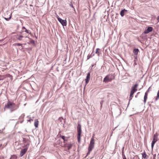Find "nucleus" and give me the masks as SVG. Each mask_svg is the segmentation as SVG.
<instances>
[{
	"label": "nucleus",
	"mask_w": 159,
	"mask_h": 159,
	"mask_svg": "<svg viewBox=\"0 0 159 159\" xmlns=\"http://www.w3.org/2000/svg\"><path fill=\"white\" fill-rule=\"evenodd\" d=\"M89 154L87 155L86 156V157H87V155H88Z\"/></svg>",
	"instance_id": "58836bf2"
},
{
	"label": "nucleus",
	"mask_w": 159,
	"mask_h": 159,
	"mask_svg": "<svg viewBox=\"0 0 159 159\" xmlns=\"http://www.w3.org/2000/svg\"><path fill=\"white\" fill-rule=\"evenodd\" d=\"M16 159L17 158V157L16 156H15V155H13V156H12L11 157V159Z\"/></svg>",
	"instance_id": "412c9836"
},
{
	"label": "nucleus",
	"mask_w": 159,
	"mask_h": 159,
	"mask_svg": "<svg viewBox=\"0 0 159 159\" xmlns=\"http://www.w3.org/2000/svg\"><path fill=\"white\" fill-rule=\"evenodd\" d=\"M22 29H26V28H25V27H22Z\"/></svg>",
	"instance_id": "c9c22d12"
},
{
	"label": "nucleus",
	"mask_w": 159,
	"mask_h": 159,
	"mask_svg": "<svg viewBox=\"0 0 159 159\" xmlns=\"http://www.w3.org/2000/svg\"><path fill=\"white\" fill-rule=\"evenodd\" d=\"M113 79L112 75H107L104 79L103 81L105 83H107L111 81Z\"/></svg>",
	"instance_id": "20e7f679"
},
{
	"label": "nucleus",
	"mask_w": 159,
	"mask_h": 159,
	"mask_svg": "<svg viewBox=\"0 0 159 159\" xmlns=\"http://www.w3.org/2000/svg\"><path fill=\"white\" fill-rule=\"evenodd\" d=\"M103 102L104 101L103 100H102V101L101 102H100V105H101V107H102V103H103Z\"/></svg>",
	"instance_id": "a878e982"
},
{
	"label": "nucleus",
	"mask_w": 159,
	"mask_h": 159,
	"mask_svg": "<svg viewBox=\"0 0 159 159\" xmlns=\"http://www.w3.org/2000/svg\"><path fill=\"white\" fill-rule=\"evenodd\" d=\"M157 141V136L154 134L153 136V140L152 141V144H151V147L152 148V149L154 147V145L155 143Z\"/></svg>",
	"instance_id": "423d86ee"
},
{
	"label": "nucleus",
	"mask_w": 159,
	"mask_h": 159,
	"mask_svg": "<svg viewBox=\"0 0 159 159\" xmlns=\"http://www.w3.org/2000/svg\"><path fill=\"white\" fill-rule=\"evenodd\" d=\"M57 19L63 26H65L66 25L67 22L66 20H62L60 17H58Z\"/></svg>",
	"instance_id": "39448f33"
},
{
	"label": "nucleus",
	"mask_w": 159,
	"mask_h": 159,
	"mask_svg": "<svg viewBox=\"0 0 159 159\" xmlns=\"http://www.w3.org/2000/svg\"><path fill=\"white\" fill-rule=\"evenodd\" d=\"M132 96H130V97H129V100H131L132 99Z\"/></svg>",
	"instance_id": "7c9ffc66"
},
{
	"label": "nucleus",
	"mask_w": 159,
	"mask_h": 159,
	"mask_svg": "<svg viewBox=\"0 0 159 159\" xmlns=\"http://www.w3.org/2000/svg\"><path fill=\"white\" fill-rule=\"evenodd\" d=\"M25 31L27 33H29V31L28 30H27V29H25Z\"/></svg>",
	"instance_id": "c85d7f7f"
},
{
	"label": "nucleus",
	"mask_w": 159,
	"mask_h": 159,
	"mask_svg": "<svg viewBox=\"0 0 159 159\" xmlns=\"http://www.w3.org/2000/svg\"><path fill=\"white\" fill-rule=\"evenodd\" d=\"M136 91V90L134 89H131V90L130 92V96H132L133 95L134 93Z\"/></svg>",
	"instance_id": "ddd939ff"
},
{
	"label": "nucleus",
	"mask_w": 159,
	"mask_h": 159,
	"mask_svg": "<svg viewBox=\"0 0 159 159\" xmlns=\"http://www.w3.org/2000/svg\"><path fill=\"white\" fill-rule=\"evenodd\" d=\"M94 140L93 136L91 138V141L90 142V144L88 148V151L87 153V155L90 154V152L92 150V149L94 147Z\"/></svg>",
	"instance_id": "7ed1b4c3"
},
{
	"label": "nucleus",
	"mask_w": 159,
	"mask_h": 159,
	"mask_svg": "<svg viewBox=\"0 0 159 159\" xmlns=\"http://www.w3.org/2000/svg\"><path fill=\"white\" fill-rule=\"evenodd\" d=\"M70 6L75 10V8L72 4H70Z\"/></svg>",
	"instance_id": "bb28decb"
},
{
	"label": "nucleus",
	"mask_w": 159,
	"mask_h": 159,
	"mask_svg": "<svg viewBox=\"0 0 159 159\" xmlns=\"http://www.w3.org/2000/svg\"><path fill=\"white\" fill-rule=\"evenodd\" d=\"M152 28L151 27H148L147 29L145 30L144 31L145 34H148L150 32L152 31Z\"/></svg>",
	"instance_id": "6e6552de"
},
{
	"label": "nucleus",
	"mask_w": 159,
	"mask_h": 159,
	"mask_svg": "<svg viewBox=\"0 0 159 159\" xmlns=\"http://www.w3.org/2000/svg\"><path fill=\"white\" fill-rule=\"evenodd\" d=\"M16 105L15 103L9 101L7 102V105L5 106V107L10 109L11 112L17 109V108H16Z\"/></svg>",
	"instance_id": "f257e3e1"
},
{
	"label": "nucleus",
	"mask_w": 159,
	"mask_h": 159,
	"mask_svg": "<svg viewBox=\"0 0 159 159\" xmlns=\"http://www.w3.org/2000/svg\"><path fill=\"white\" fill-rule=\"evenodd\" d=\"M142 157H143V158H146V157L147 155L146 154L145 152H144V153H142Z\"/></svg>",
	"instance_id": "aec40b11"
},
{
	"label": "nucleus",
	"mask_w": 159,
	"mask_h": 159,
	"mask_svg": "<svg viewBox=\"0 0 159 159\" xmlns=\"http://www.w3.org/2000/svg\"><path fill=\"white\" fill-rule=\"evenodd\" d=\"M157 20L158 21H159V16L157 17Z\"/></svg>",
	"instance_id": "72a5a7b5"
},
{
	"label": "nucleus",
	"mask_w": 159,
	"mask_h": 159,
	"mask_svg": "<svg viewBox=\"0 0 159 159\" xmlns=\"http://www.w3.org/2000/svg\"><path fill=\"white\" fill-rule=\"evenodd\" d=\"M23 37V36L21 35H20L18 37H16V39H17L21 41L22 40V38Z\"/></svg>",
	"instance_id": "f3484780"
},
{
	"label": "nucleus",
	"mask_w": 159,
	"mask_h": 159,
	"mask_svg": "<svg viewBox=\"0 0 159 159\" xmlns=\"http://www.w3.org/2000/svg\"><path fill=\"white\" fill-rule=\"evenodd\" d=\"M39 121L37 120H35L34 123V125L35 127H37L38 125Z\"/></svg>",
	"instance_id": "2eb2a0df"
},
{
	"label": "nucleus",
	"mask_w": 159,
	"mask_h": 159,
	"mask_svg": "<svg viewBox=\"0 0 159 159\" xmlns=\"http://www.w3.org/2000/svg\"><path fill=\"white\" fill-rule=\"evenodd\" d=\"M77 130L78 141L79 143H80V135L81 134V126L79 122L78 123Z\"/></svg>",
	"instance_id": "f03ea898"
},
{
	"label": "nucleus",
	"mask_w": 159,
	"mask_h": 159,
	"mask_svg": "<svg viewBox=\"0 0 159 159\" xmlns=\"http://www.w3.org/2000/svg\"><path fill=\"white\" fill-rule=\"evenodd\" d=\"M139 52V50L138 48H135L134 49L133 52L136 55H137Z\"/></svg>",
	"instance_id": "9b49d317"
},
{
	"label": "nucleus",
	"mask_w": 159,
	"mask_h": 159,
	"mask_svg": "<svg viewBox=\"0 0 159 159\" xmlns=\"http://www.w3.org/2000/svg\"><path fill=\"white\" fill-rule=\"evenodd\" d=\"M72 146V144L71 143H69L67 145L66 147L68 150L70 149Z\"/></svg>",
	"instance_id": "dca6fc26"
},
{
	"label": "nucleus",
	"mask_w": 159,
	"mask_h": 159,
	"mask_svg": "<svg viewBox=\"0 0 159 159\" xmlns=\"http://www.w3.org/2000/svg\"><path fill=\"white\" fill-rule=\"evenodd\" d=\"M33 120L32 119H30L29 120H28V121L30 122L31 121H33Z\"/></svg>",
	"instance_id": "c756f323"
},
{
	"label": "nucleus",
	"mask_w": 159,
	"mask_h": 159,
	"mask_svg": "<svg viewBox=\"0 0 159 159\" xmlns=\"http://www.w3.org/2000/svg\"><path fill=\"white\" fill-rule=\"evenodd\" d=\"M11 16L10 17L8 18H4V19L7 21H8L10 20V19L11 18Z\"/></svg>",
	"instance_id": "4be33fe9"
},
{
	"label": "nucleus",
	"mask_w": 159,
	"mask_h": 159,
	"mask_svg": "<svg viewBox=\"0 0 159 159\" xmlns=\"http://www.w3.org/2000/svg\"><path fill=\"white\" fill-rule=\"evenodd\" d=\"M3 129L0 130V133H2L3 131Z\"/></svg>",
	"instance_id": "2f4dec72"
},
{
	"label": "nucleus",
	"mask_w": 159,
	"mask_h": 159,
	"mask_svg": "<svg viewBox=\"0 0 159 159\" xmlns=\"http://www.w3.org/2000/svg\"><path fill=\"white\" fill-rule=\"evenodd\" d=\"M124 148L123 147L122 149V156L123 158H124V157L125 156L124 155V152H123Z\"/></svg>",
	"instance_id": "b1692460"
},
{
	"label": "nucleus",
	"mask_w": 159,
	"mask_h": 159,
	"mask_svg": "<svg viewBox=\"0 0 159 159\" xmlns=\"http://www.w3.org/2000/svg\"><path fill=\"white\" fill-rule=\"evenodd\" d=\"M61 137L63 140H64V141H65V136L62 135L61 136Z\"/></svg>",
	"instance_id": "393cba45"
},
{
	"label": "nucleus",
	"mask_w": 159,
	"mask_h": 159,
	"mask_svg": "<svg viewBox=\"0 0 159 159\" xmlns=\"http://www.w3.org/2000/svg\"><path fill=\"white\" fill-rule=\"evenodd\" d=\"M138 86V84H136L132 87L131 89H134L136 90V91H137V88Z\"/></svg>",
	"instance_id": "4468645a"
},
{
	"label": "nucleus",
	"mask_w": 159,
	"mask_h": 159,
	"mask_svg": "<svg viewBox=\"0 0 159 159\" xmlns=\"http://www.w3.org/2000/svg\"><path fill=\"white\" fill-rule=\"evenodd\" d=\"M147 97H148V93L147 92H146L145 93V95L144 97V103H145L146 100L147 99Z\"/></svg>",
	"instance_id": "9d476101"
},
{
	"label": "nucleus",
	"mask_w": 159,
	"mask_h": 159,
	"mask_svg": "<svg viewBox=\"0 0 159 159\" xmlns=\"http://www.w3.org/2000/svg\"><path fill=\"white\" fill-rule=\"evenodd\" d=\"M15 45H16V46H22V44H21V43H16V44H15Z\"/></svg>",
	"instance_id": "5701e85b"
},
{
	"label": "nucleus",
	"mask_w": 159,
	"mask_h": 159,
	"mask_svg": "<svg viewBox=\"0 0 159 159\" xmlns=\"http://www.w3.org/2000/svg\"><path fill=\"white\" fill-rule=\"evenodd\" d=\"M0 159H4L3 157H2L0 156Z\"/></svg>",
	"instance_id": "473e14b6"
},
{
	"label": "nucleus",
	"mask_w": 159,
	"mask_h": 159,
	"mask_svg": "<svg viewBox=\"0 0 159 159\" xmlns=\"http://www.w3.org/2000/svg\"><path fill=\"white\" fill-rule=\"evenodd\" d=\"M28 149V148H25L23 149H22L21 150L20 152V157H22L26 153V151H27Z\"/></svg>",
	"instance_id": "0eeeda50"
},
{
	"label": "nucleus",
	"mask_w": 159,
	"mask_h": 159,
	"mask_svg": "<svg viewBox=\"0 0 159 159\" xmlns=\"http://www.w3.org/2000/svg\"><path fill=\"white\" fill-rule=\"evenodd\" d=\"M27 117L28 118H30V117H29V116H27Z\"/></svg>",
	"instance_id": "e433bc0d"
},
{
	"label": "nucleus",
	"mask_w": 159,
	"mask_h": 159,
	"mask_svg": "<svg viewBox=\"0 0 159 159\" xmlns=\"http://www.w3.org/2000/svg\"><path fill=\"white\" fill-rule=\"evenodd\" d=\"M127 10L124 9L122 10L120 12V15L122 16H123L124 15V12L125 11H126Z\"/></svg>",
	"instance_id": "f8f14e48"
},
{
	"label": "nucleus",
	"mask_w": 159,
	"mask_h": 159,
	"mask_svg": "<svg viewBox=\"0 0 159 159\" xmlns=\"http://www.w3.org/2000/svg\"><path fill=\"white\" fill-rule=\"evenodd\" d=\"M90 74L89 72L87 74L86 76V78L85 80V82L86 84H87L89 82V81L90 78Z\"/></svg>",
	"instance_id": "1a4fd4ad"
},
{
	"label": "nucleus",
	"mask_w": 159,
	"mask_h": 159,
	"mask_svg": "<svg viewBox=\"0 0 159 159\" xmlns=\"http://www.w3.org/2000/svg\"><path fill=\"white\" fill-rule=\"evenodd\" d=\"M89 154L87 155L86 156V157H87V155H88Z\"/></svg>",
	"instance_id": "4c0bfd02"
},
{
	"label": "nucleus",
	"mask_w": 159,
	"mask_h": 159,
	"mask_svg": "<svg viewBox=\"0 0 159 159\" xmlns=\"http://www.w3.org/2000/svg\"><path fill=\"white\" fill-rule=\"evenodd\" d=\"M100 50V49L98 48H97L96 49V53L98 54V56L99 55V51Z\"/></svg>",
	"instance_id": "a211bd4d"
},
{
	"label": "nucleus",
	"mask_w": 159,
	"mask_h": 159,
	"mask_svg": "<svg viewBox=\"0 0 159 159\" xmlns=\"http://www.w3.org/2000/svg\"><path fill=\"white\" fill-rule=\"evenodd\" d=\"M123 159H127L125 156H124V158H123Z\"/></svg>",
	"instance_id": "f704fd0d"
},
{
	"label": "nucleus",
	"mask_w": 159,
	"mask_h": 159,
	"mask_svg": "<svg viewBox=\"0 0 159 159\" xmlns=\"http://www.w3.org/2000/svg\"><path fill=\"white\" fill-rule=\"evenodd\" d=\"M34 40H32L31 41H30V43H34Z\"/></svg>",
	"instance_id": "cd10ccee"
},
{
	"label": "nucleus",
	"mask_w": 159,
	"mask_h": 159,
	"mask_svg": "<svg viewBox=\"0 0 159 159\" xmlns=\"http://www.w3.org/2000/svg\"><path fill=\"white\" fill-rule=\"evenodd\" d=\"M1 40H0V42H1Z\"/></svg>",
	"instance_id": "ea45409f"
},
{
	"label": "nucleus",
	"mask_w": 159,
	"mask_h": 159,
	"mask_svg": "<svg viewBox=\"0 0 159 159\" xmlns=\"http://www.w3.org/2000/svg\"><path fill=\"white\" fill-rule=\"evenodd\" d=\"M94 55V54H93V55H92L91 54H89L87 57V60L89 59L90 58L92 57Z\"/></svg>",
	"instance_id": "6ab92c4d"
}]
</instances>
